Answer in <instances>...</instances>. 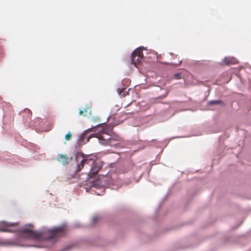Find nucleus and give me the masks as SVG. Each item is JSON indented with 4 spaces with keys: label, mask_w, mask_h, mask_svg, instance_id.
Here are the masks:
<instances>
[{
    "label": "nucleus",
    "mask_w": 251,
    "mask_h": 251,
    "mask_svg": "<svg viewBox=\"0 0 251 251\" xmlns=\"http://www.w3.org/2000/svg\"><path fill=\"white\" fill-rule=\"evenodd\" d=\"M67 224L63 222L60 225L53 226L51 228H49L46 226H42L40 231L34 230L30 229V226H33L31 224H25L21 228L16 230H9L10 232L20 231L22 233H26V236L28 238H32L40 241H51L56 243L58 239L57 232H59L61 235L63 236L67 233L66 227Z\"/></svg>",
    "instance_id": "nucleus-1"
},
{
    "label": "nucleus",
    "mask_w": 251,
    "mask_h": 251,
    "mask_svg": "<svg viewBox=\"0 0 251 251\" xmlns=\"http://www.w3.org/2000/svg\"><path fill=\"white\" fill-rule=\"evenodd\" d=\"M82 157L79 163V171L82 168H85L90 172L91 167L95 163V157L92 155H85L79 152V158Z\"/></svg>",
    "instance_id": "nucleus-2"
},
{
    "label": "nucleus",
    "mask_w": 251,
    "mask_h": 251,
    "mask_svg": "<svg viewBox=\"0 0 251 251\" xmlns=\"http://www.w3.org/2000/svg\"><path fill=\"white\" fill-rule=\"evenodd\" d=\"M75 153V161L76 163L75 166V172L72 173L70 175H69L67 176V179L69 182V183H75L77 182L78 180V150H75L74 151Z\"/></svg>",
    "instance_id": "nucleus-3"
},
{
    "label": "nucleus",
    "mask_w": 251,
    "mask_h": 251,
    "mask_svg": "<svg viewBox=\"0 0 251 251\" xmlns=\"http://www.w3.org/2000/svg\"><path fill=\"white\" fill-rule=\"evenodd\" d=\"M18 225V222H10V223H7L5 222L4 221H1L0 222V231L1 232H10V233H19L21 235H26V233H22L20 231H16V232H10L8 230H16L20 228L16 229H11L9 228V226H15ZM21 227H20L21 228Z\"/></svg>",
    "instance_id": "nucleus-4"
},
{
    "label": "nucleus",
    "mask_w": 251,
    "mask_h": 251,
    "mask_svg": "<svg viewBox=\"0 0 251 251\" xmlns=\"http://www.w3.org/2000/svg\"><path fill=\"white\" fill-rule=\"evenodd\" d=\"M143 58L142 50L140 48L136 49L132 53L131 56V62L135 66L140 63Z\"/></svg>",
    "instance_id": "nucleus-5"
},
{
    "label": "nucleus",
    "mask_w": 251,
    "mask_h": 251,
    "mask_svg": "<svg viewBox=\"0 0 251 251\" xmlns=\"http://www.w3.org/2000/svg\"><path fill=\"white\" fill-rule=\"evenodd\" d=\"M103 162L95 157V163L91 167L89 174L95 175L97 174L99 171L102 168Z\"/></svg>",
    "instance_id": "nucleus-6"
},
{
    "label": "nucleus",
    "mask_w": 251,
    "mask_h": 251,
    "mask_svg": "<svg viewBox=\"0 0 251 251\" xmlns=\"http://www.w3.org/2000/svg\"><path fill=\"white\" fill-rule=\"evenodd\" d=\"M28 148L29 150L32 152L33 154L31 155L35 160L41 159L40 157L38 156L36 154H38L40 156L42 155V153H40V149L37 145L33 143H30Z\"/></svg>",
    "instance_id": "nucleus-7"
},
{
    "label": "nucleus",
    "mask_w": 251,
    "mask_h": 251,
    "mask_svg": "<svg viewBox=\"0 0 251 251\" xmlns=\"http://www.w3.org/2000/svg\"><path fill=\"white\" fill-rule=\"evenodd\" d=\"M3 125L4 126H2V128L3 130H7V127L6 126V125L11 122L13 119V116L10 110L9 111L6 112L5 110L3 109Z\"/></svg>",
    "instance_id": "nucleus-8"
},
{
    "label": "nucleus",
    "mask_w": 251,
    "mask_h": 251,
    "mask_svg": "<svg viewBox=\"0 0 251 251\" xmlns=\"http://www.w3.org/2000/svg\"><path fill=\"white\" fill-rule=\"evenodd\" d=\"M96 137L99 139L100 144H101L102 145H110V137L109 135L107 134L105 132L102 131L100 134H97Z\"/></svg>",
    "instance_id": "nucleus-9"
},
{
    "label": "nucleus",
    "mask_w": 251,
    "mask_h": 251,
    "mask_svg": "<svg viewBox=\"0 0 251 251\" xmlns=\"http://www.w3.org/2000/svg\"><path fill=\"white\" fill-rule=\"evenodd\" d=\"M91 131V129H89L79 136V144L80 143L84 144L89 141L90 138L93 135V134L88 135V133Z\"/></svg>",
    "instance_id": "nucleus-10"
},
{
    "label": "nucleus",
    "mask_w": 251,
    "mask_h": 251,
    "mask_svg": "<svg viewBox=\"0 0 251 251\" xmlns=\"http://www.w3.org/2000/svg\"><path fill=\"white\" fill-rule=\"evenodd\" d=\"M73 157L72 156L68 158L66 155L58 154L57 160L62 163L63 165H65L69 163V161L73 160Z\"/></svg>",
    "instance_id": "nucleus-11"
},
{
    "label": "nucleus",
    "mask_w": 251,
    "mask_h": 251,
    "mask_svg": "<svg viewBox=\"0 0 251 251\" xmlns=\"http://www.w3.org/2000/svg\"><path fill=\"white\" fill-rule=\"evenodd\" d=\"M237 63V60L233 57H225L222 62L223 65H230L235 64Z\"/></svg>",
    "instance_id": "nucleus-12"
},
{
    "label": "nucleus",
    "mask_w": 251,
    "mask_h": 251,
    "mask_svg": "<svg viewBox=\"0 0 251 251\" xmlns=\"http://www.w3.org/2000/svg\"><path fill=\"white\" fill-rule=\"evenodd\" d=\"M41 120V121L39 123L41 130L42 131H49L51 129L50 126H49V124L48 123H46V122L42 119Z\"/></svg>",
    "instance_id": "nucleus-13"
},
{
    "label": "nucleus",
    "mask_w": 251,
    "mask_h": 251,
    "mask_svg": "<svg viewBox=\"0 0 251 251\" xmlns=\"http://www.w3.org/2000/svg\"><path fill=\"white\" fill-rule=\"evenodd\" d=\"M91 109L90 108H87L84 111L82 110H79V115H84V116H88L91 114Z\"/></svg>",
    "instance_id": "nucleus-14"
},
{
    "label": "nucleus",
    "mask_w": 251,
    "mask_h": 251,
    "mask_svg": "<svg viewBox=\"0 0 251 251\" xmlns=\"http://www.w3.org/2000/svg\"><path fill=\"white\" fill-rule=\"evenodd\" d=\"M168 93H169V91H166L165 92V94H164L162 96H159L158 97H157L156 98L153 99V100H154L153 102H156L157 100H158V99L161 100V99H163L165 98V97H167V96L168 95Z\"/></svg>",
    "instance_id": "nucleus-15"
},
{
    "label": "nucleus",
    "mask_w": 251,
    "mask_h": 251,
    "mask_svg": "<svg viewBox=\"0 0 251 251\" xmlns=\"http://www.w3.org/2000/svg\"><path fill=\"white\" fill-rule=\"evenodd\" d=\"M223 103V102L221 100H211L208 102L209 105H213L215 104H221Z\"/></svg>",
    "instance_id": "nucleus-16"
},
{
    "label": "nucleus",
    "mask_w": 251,
    "mask_h": 251,
    "mask_svg": "<svg viewBox=\"0 0 251 251\" xmlns=\"http://www.w3.org/2000/svg\"><path fill=\"white\" fill-rule=\"evenodd\" d=\"M100 219V217L97 216H94L92 218V222L93 224L96 223L97 222H98Z\"/></svg>",
    "instance_id": "nucleus-17"
},
{
    "label": "nucleus",
    "mask_w": 251,
    "mask_h": 251,
    "mask_svg": "<svg viewBox=\"0 0 251 251\" xmlns=\"http://www.w3.org/2000/svg\"><path fill=\"white\" fill-rule=\"evenodd\" d=\"M72 247V245H68L65 247L63 249H62L61 251H68L70 250Z\"/></svg>",
    "instance_id": "nucleus-18"
},
{
    "label": "nucleus",
    "mask_w": 251,
    "mask_h": 251,
    "mask_svg": "<svg viewBox=\"0 0 251 251\" xmlns=\"http://www.w3.org/2000/svg\"><path fill=\"white\" fill-rule=\"evenodd\" d=\"M71 137H72V134L71 133V132L69 131L68 132L65 136V139L66 140H69L71 138Z\"/></svg>",
    "instance_id": "nucleus-19"
},
{
    "label": "nucleus",
    "mask_w": 251,
    "mask_h": 251,
    "mask_svg": "<svg viewBox=\"0 0 251 251\" xmlns=\"http://www.w3.org/2000/svg\"><path fill=\"white\" fill-rule=\"evenodd\" d=\"M174 76L176 79H179L181 78V74L180 73L175 74Z\"/></svg>",
    "instance_id": "nucleus-20"
},
{
    "label": "nucleus",
    "mask_w": 251,
    "mask_h": 251,
    "mask_svg": "<svg viewBox=\"0 0 251 251\" xmlns=\"http://www.w3.org/2000/svg\"><path fill=\"white\" fill-rule=\"evenodd\" d=\"M28 246L29 247H36V248H40L42 247L41 246L36 245V244L31 245H30Z\"/></svg>",
    "instance_id": "nucleus-21"
},
{
    "label": "nucleus",
    "mask_w": 251,
    "mask_h": 251,
    "mask_svg": "<svg viewBox=\"0 0 251 251\" xmlns=\"http://www.w3.org/2000/svg\"><path fill=\"white\" fill-rule=\"evenodd\" d=\"M27 111H28V116H29L30 115H31V113L30 112V111H29V109H27Z\"/></svg>",
    "instance_id": "nucleus-22"
},
{
    "label": "nucleus",
    "mask_w": 251,
    "mask_h": 251,
    "mask_svg": "<svg viewBox=\"0 0 251 251\" xmlns=\"http://www.w3.org/2000/svg\"><path fill=\"white\" fill-rule=\"evenodd\" d=\"M77 140H78V141L76 142V147H77V145H78V137L77 138Z\"/></svg>",
    "instance_id": "nucleus-23"
},
{
    "label": "nucleus",
    "mask_w": 251,
    "mask_h": 251,
    "mask_svg": "<svg viewBox=\"0 0 251 251\" xmlns=\"http://www.w3.org/2000/svg\"><path fill=\"white\" fill-rule=\"evenodd\" d=\"M1 98H0V104L1 103Z\"/></svg>",
    "instance_id": "nucleus-24"
}]
</instances>
